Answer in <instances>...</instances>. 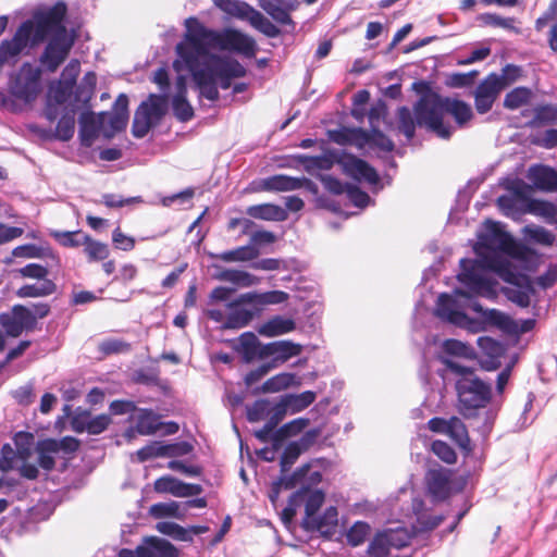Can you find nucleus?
I'll return each instance as SVG.
<instances>
[{
	"mask_svg": "<svg viewBox=\"0 0 557 557\" xmlns=\"http://www.w3.org/2000/svg\"><path fill=\"white\" fill-rule=\"evenodd\" d=\"M435 314L442 321L449 322L457 326H463L469 321V317L460 309L457 300L447 293H442L438 296Z\"/></svg>",
	"mask_w": 557,
	"mask_h": 557,
	"instance_id": "nucleus-12",
	"label": "nucleus"
},
{
	"mask_svg": "<svg viewBox=\"0 0 557 557\" xmlns=\"http://www.w3.org/2000/svg\"><path fill=\"white\" fill-rule=\"evenodd\" d=\"M247 213L255 219L274 222H283L288 216L284 208L274 203L251 206L247 209Z\"/></svg>",
	"mask_w": 557,
	"mask_h": 557,
	"instance_id": "nucleus-27",
	"label": "nucleus"
},
{
	"mask_svg": "<svg viewBox=\"0 0 557 557\" xmlns=\"http://www.w3.org/2000/svg\"><path fill=\"white\" fill-rule=\"evenodd\" d=\"M261 188L267 191H290L300 188L311 195L319 194V186L308 177H294L286 174H275L261 180Z\"/></svg>",
	"mask_w": 557,
	"mask_h": 557,
	"instance_id": "nucleus-10",
	"label": "nucleus"
},
{
	"mask_svg": "<svg viewBox=\"0 0 557 557\" xmlns=\"http://www.w3.org/2000/svg\"><path fill=\"white\" fill-rule=\"evenodd\" d=\"M74 87L59 79L55 86H50L48 98L53 100L55 104H63L73 94Z\"/></svg>",
	"mask_w": 557,
	"mask_h": 557,
	"instance_id": "nucleus-60",
	"label": "nucleus"
},
{
	"mask_svg": "<svg viewBox=\"0 0 557 557\" xmlns=\"http://www.w3.org/2000/svg\"><path fill=\"white\" fill-rule=\"evenodd\" d=\"M428 491L434 500H445L450 495L449 470L440 468L428 472Z\"/></svg>",
	"mask_w": 557,
	"mask_h": 557,
	"instance_id": "nucleus-19",
	"label": "nucleus"
},
{
	"mask_svg": "<svg viewBox=\"0 0 557 557\" xmlns=\"http://www.w3.org/2000/svg\"><path fill=\"white\" fill-rule=\"evenodd\" d=\"M172 113L182 123L190 121L195 116L194 108L187 97L174 95L172 98Z\"/></svg>",
	"mask_w": 557,
	"mask_h": 557,
	"instance_id": "nucleus-43",
	"label": "nucleus"
},
{
	"mask_svg": "<svg viewBox=\"0 0 557 557\" xmlns=\"http://www.w3.org/2000/svg\"><path fill=\"white\" fill-rule=\"evenodd\" d=\"M153 122H159L166 113V101L163 95L151 94L148 100L143 101L137 108Z\"/></svg>",
	"mask_w": 557,
	"mask_h": 557,
	"instance_id": "nucleus-36",
	"label": "nucleus"
},
{
	"mask_svg": "<svg viewBox=\"0 0 557 557\" xmlns=\"http://www.w3.org/2000/svg\"><path fill=\"white\" fill-rule=\"evenodd\" d=\"M370 148H376L385 152H392L395 148L394 141L386 136L379 127H373L370 131Z\"/></svg>",
	"mask_w": 557,
	"mask_h": 557,
	"instance_id": "nucleus-56",
	"label": "nucleus"
},
{
	"mask_svg": "<svg viewBox=\"0 0 557 557\" xmlns=\"http://www.w3.org/2000/svg\"><path fill=\"white\" fill-rule=\"evenodd\" d=\"M48 447V438L40 441L37 445L38 465L45 471H51L55 465L53 454H57V451L47 449Z\"/></svg>",
	"mask_w": 557,
	"mask_h": 557,
	"instance_id": "nucleus-62",
	"label": "nucleus"
},
{
	"mask_svg": "<svg viewBox=\"0 0 557 557\" xmlns=\"http://www.w3.org/2000/svg\"><path fill=\"white\" fill-rule=\"evenodd\" d=\"M478 21H480L483 25L487 26L502 27L505 29H515V18L502 17L496 13H482L478 16Z\"/></svg>",
	"mask_w": 557,
	"mask_h": 557,
	"instance_id": "nucleus-63",
	"label": "nucleus"
},
{
	"mask_svg": "<svg viewBox=\"0 0 557 557\" xmlns=\"http://www.w3.org/2000/svg\"><path fill=\"white\" fill-rule=\"evenodd\" d=\"M529 176L535 187L552 191L557 189V172L544 164H536L530 168Z\"/></svg>",
	"mask_w": 557,
	"mask_h": 557,
	"instance_id": "nucleus-24",
	"label": "nucleus"
},
{
	"mask_svg": "<svg viewBox=\"0 0 557 557\" xmlns=\"http://www.w3.org/2000/svg\"><path fill=\"white\" fill-rule=\"evenodd\" d=\"M288 294L283 290H269L261 294L249 292L242 294V300H247L249 305L256 307V311L264 305H277L288 299Z\"/></svg>",
	"mask_w": 557,
	"mask_h": 557,
	"instance_id": "nucleus-26",
	"label": "nucleus"
},
{
	"mask_svg": "<svg viewBox=\"0 0 557 557\" xmlns=\"http://www.w3.org/2000/svg\"><path fill=\"white\" fill-rule=\"evenodd\" d=\"M309 465H302L301 467L297 468L292 474L282 473L277 480H275L272 483L269 498L274 504L281 493V490H293L297 487L298 485L301 487V481L302 476L305 475V472L307 471Z\"/></svg>",
	"mask_w": 557,
	"mask_h": 557,
	"instance_id": "nucleus-22",
	"label": "nucleus"
},
{
	"mask_svg": "<svg viewBox=\"0 0 557 557\" xmlns=\"http://www.w3.org/2000/svg\"><path fill=\"white\" fill-rule=\"evenodd\" d=\"M341 169L345 175L356 182H367L373 186L380 183L377 171L366 160L350 152L345 151Z\"/></svg>",
	"mask_w": 557,
	"mask_h": 557,
	"instance_id": "nucleus-11",
	"label": "nucleus"
},
{
	"mask_svg": "<svg viewBox=\"0 0 557 557\" xmlns=\"http://www.w3.org/2000/svg\"><path fill=\"white\" fill-rule=\"evenodd\" d=\"M84 252L88 262L106 260L109 257V247L107 244L92 239L89 235H84Z\"/></svg>",
	"mask_w": 557,
	"mask_h": 557,
	"instance_id": "nucleus-40",
	"label": "nucleus"
},
{
	"mask_svg": "<svg viewBox=\"0 0 557 557\" xmlns=\"http://www.w3.org/2000/svg\"><path fill=\"white\" fill-rule=\"evenodd\" d=\"M160 422L158 417L149 409H143L137 417L136 431L140 435H151L158 431Z\"/></svg>",
	"mask_w": 557,
	"mask_h": 557,
	"instance_id": "nucleus-46",
	"label": "nucleus"
},
{
	"mask_svg": "<svg viewBox=\"0 0 557 557\" xmlns=\"http://www.w3.org/2000/svg\"><path fill=\"white\" fill-rule=\"evenodd\" d=\"M455 293L461 297H465L469 300L470 308L476 312L482 314L487 321H490L494 325H502L504 320V313L497 309H483L481 304L473 297L469 292L457 288Z\"/></svg>",
	"mask_w": 557,
	"mask_h": 557,
	"instance_id": "nucleus-37",
	"label": "nucleus"
},
{
	"mask_svg": "<svg viewBox=\"0 0 557 557\" xmlns=\"http://www.w3.org/2000/svg\"><path fill=\"white\" fill-rule=\"evenodd\" d=\"M262 344L252 332H244L239 336V344L237 350L240 351L245 362H251L256 358L262 359L261 348Z\"/></svg>",
	"mask_w": 557,
	"mask_h": 557,
	"instance_id": "nucleus-29",
	"label": "nucleus"
},
{
	"mask_svg": "<svg viewBox=\"0 0 557 557\" xmlns=\"http://www.w3.org/2000/svg\"><path fill=\"white\" fill-rule=\"evenodd\" d=\"M426 113L429 117L422 127L442 139H449L454 132L450 124L444 122L445 114H450L459 127H462L473 117L469 103L445 96H435L434 100L430 102Z\"/></svg>",
	"mask_w": 557,
	"mask_h": 557,
	"instance_id": "nucleus-3",
	"label": "nucleus"
},
{
	"mask_svg": "<svg viewBox=\"0 0 557 557\" xmlns=\"http://www.w3.org/2000/svg\"><path fill=\"white\" fill-rule=\"evenodd\" d=\"M40 70L26 62L10 86V94L25 103L34 101L40 91Z\"/></svg>",
	"mask_w": 557,
	"mask_h": 557,
	"instance_id": "nucleus-6",
	"label": "nucleus"
},
{
	"mask_svg": "<svg viewBox=\"0 0 557 557\" xmlns=\"http://www.w3.org/2000/svg\"><path fill=\"white\" fill-rule=\"evenodd\" d=\"M244 20H247L253 28L268 38H276L283 33V30L251 5L249 7Z\"/></svg>",
	"mask_w": 557,
	"mask_h": 557,
	"instance_id": "nucleus-25",
	"label": "nucleus"
},
{
	"mask_svg": "<svg viewBox=\"0 0 557 557\" xmlns=\"http://www.w3.org/2000/svg\"><path fill=\"white\" fill-rule=\"evenodd\" d=\"M412 89L420 95V98L413 106L416 120L419 127H422L429 114L426 113L430 102L434 100L435 96H441L438 92L432 90L430 84L425 81H417L412 84Z\"/></svg>",
	"mask_w": 557,
	"mask_h": 557,
	"instance_id": "nucleus-18",
	"label": "nucleus"
},
{
	"mask_svg": "<svg viewBox=\"0 0 557 557\" xmlns=\"http://www.w3.org/2000/svg\"><path fill=\"white\" fill-rule=\"evenodd\" d=\"M139 557H180L178 549L169 541L156 536L146 537L138 545Z\"/></svg>",
	"mask_w": 557,
	"mask_h": 557,
	"instance_id": "nucleus-20",
	"label": "nucleus"
},
{
	"mask_svg": "<svg viewBox=\"0 0 557 557\" xmlns=\"http://www.w3.org/2000/svg\"><path fill=\"white\" fill-rule=\"evenodd\" d=\"M442 362L458 376L456 391L462 408L465 410H474L485 407L491 399V386L479 379L472 368L462 366L448 358H443Z\"/></svg>",
	"mask_w": 557,
	"mask_h": 557,
	"instance_id": "nucleus-4",
	"label": "nucleus"
},
{
	"mask_svg": "<svg viewBox=\"0 0 557 557\" xmlns=\"http://www.w3.org/2000/svg\"><path fill=\"white\" fill-rule=\"evenodd\" d=\"M227 42L232 50L242 53L247 58H252L257 51L256 40L240 32H233L227 36Z\"/></svg>",
	"mask_w": 557,
	"mask_h": 557,
	"instance_id": "nucleus-34",
	"label": "nucleus"
},
{
	"mask_svg": "<svg viewBox=\"0 0 557 557\" xmlns=\"http://www.w3.org/2000/svg\"><path fill=\"white\" fill-rule=\"evenodd\" d=\"M446 434H448L454 440L456 445L463 453L465 457H468L470 455V453L472 451L471 441L468 435L467 428L460 419L456 417H453L450 419V423Z\"/></svg>",
	"mask_w": 557,
	"mask_h": 557,
	"instance_id": "nucleus-30",
	"label": "nucleus"
},
{
	"mask_svg": "<svg viewBox=\"0 0 557 557\" xmlns=\"http://www.w3.org/2000/svg\"><path fill=\"white\" fill-rule=\"evenodd\" d=\"M534 116L527 123L530 127L557 121V107L553 104H540L534 108Z\"/></svg>",
	"mask_w": 557,
	"mask_h": 557,
	"instance_id": "nucleus-45",
	"label": "nucleus"
},
{
	"mask_svg": "<svg viewBox=\"0 0 557 557\" xmlns=\"http://www.w3.org/2000/svg\"><path fill=\"white\" fill-rule=\"evenodd\" d=\"M478 346L483 356L481 366L486 371H494L502 366V358L505 355V345L490 336H481L478 338Z\"/></svg>",
	"mask_w": 557,
	"mask_h": 557,
	"instance_id": "nucleus-13",
	"label": "nucleus"
},
{
	"mask_svg": "<svg viewBox=\"0 0 557 557\" xmlns=\"http://www.w3.org/2000/svg\"><path fill=\"white\" fill-rule=\"evenodd\" d=\"M260 7L278 24L288 28L284 29L285 34H294L296 29V23L290 16V11L294 10V4L288 3L286 7H281L271 1H260Z\"/></svg>",
	"mask_w": 557,
	"mask_h": 557,
	"instance_id": "nucleus-23",
	"label": "nucleus"
},
{
	"mask_svg": "<svg viewBox=\"0 0 557 557\" xmlns=\"http://www.w3.org/2000/svg\"><path fill=\"white\" fill-rule=\"evenodd\" d=\"M368 554L370 557H411V553L396 554L393 553L386 536L382 532L377 533L371 541L368 547Z\"/></svg>",
	"mask_w": 557,
	"mask_h": 557,
	"instance_id": "nucleus-39",
	"label": "nucleus"
},
{
	"mask_svg": "<svg viewBox=\"0 0 557 557\" xmlns=\"http://www.w3.org/2000/svg\"><path fill=\"white\" fill-rule=\"evenodd\" d=\"M57 290V284L48 278V280H39V282L34 284H25L21 286L16 295L20 298H35V297H45L52 295Z\"/></svg>",
	"mask_w": 557,
	"mask_h": 557,
	"instance_id": "nucleus-33",
	"label": "nucleus"
},
{
	"mask_svg": "<svg viewBox=\"0 0 557 557\" xmlns=\"http://www.w3.org/2000/svg\"><path fill=\"white\" fill-rule=\"evenodd\" d=\"M156 529L173 540L182 541V542H191L190 530L172 522V521H160L157 523Z\"/></svg>",
	"mask_w": 557,
	"mask_h": 557,
	"instance_id": "nucleus-44",
	"label": "nucleus"
},
{
	"mask_svg": "<svg viewBox=\"0 0 557 557\" xmlns=\"http://www.w3.org/2000/svg\"><path fill=\"white\" fill-rule=\"evenodd\" d=\"M75 41L74 33L63 36H51L41 55L40 64L46 71L53 73L65 61Z\"/></svg>",
	"mask_w": 557,
	"mask_h": 557,
	"instance_id": "nucleus-7",
	"label": "nucleus"
},
{
	"mask_svg": "<svg viewBox=\"0 0 557 557\" xmlns=\"http://www.w3.org/2000/svg\"><path fill=\"white\" fill-rule=\"evenodd\" d=\"M533 97V91L527 86H518L506 94L504 107L508 110H516L528 104Z\"/></svg>",
	"mask_w": 557,
	"mask_h": 557,
	"instance_id": "nucleus-38",
	"label": "nucleus"
},
{
	"mask_svg": "<svg viewBox=\"0 0 557 557\" xmlns=\"http://www.w3.org/2000/svg\"><path fill=\"white\" fill-rule=\"evenodd\" d=\"M185 27L184 39L175 49L177 59L173 66L176 71L186 69L195 82L199 96L214 102L220 98L214 74L239 78L246 75V69L235 59H222L210 52L213 32L205 27L197 17L186 18Z\"/></svg>",
	"mask_w": 557,
	"mask_h": 557,
	"instance_id": "nucleus-1",
	"label": "nucleus"
},
{
	"mask_svg": "<svg viewBox=\"0 0 557 557\" xmlns=\"http://www.w3.org/2000/svg\"><path fill=\"white\" fill-rule=\"evenodd\" d=\"M382 534L386 536V541L393 553H411V557H417V552L411 548L414 535L406 528L388 529L383 531Z\"/></svg>",
	"mask_w": 557,
	"mask_h": 557,
	"instance_id": "nucleus-21",
	"label": "nucleus"
},
{
	"mask_svg": "<svg viewBox=\"0 0 557 557\" xmlns=\"http://www.w3.org/2000/svg\"><path fill=\"white\" fill-rule=\"evenodd\" d=\"M154 123L139 109L135 111L132 124V134L135 138H143L147 135Z\"/></svg>",
	"mask_w": 557,
	"mask_h": 557,
	"instance_id": "nucleus-58",
	"label": "nucleus"
},
{
	"mask_svg": "<svg viewBox=\"0 0 557 557\" xmlns=\"http://www.w3.org/2000/svg\"><path fill=\"white\" fill-rule=\"evenodd\" d=\"M215 278L233 283L238 286H250L255 284V276L246 271L225 269L215 275Z\"/></svg>",
	"mask_w": 557,
	"mask_h": 557,
	"instance_id": "nucleus-47",
	"label": "nucleus"
},
{
	"mask_svg": "<svg viewBox=\"0 0 557 557\" xmlns=\"http://www.w3.org/2000/svg\"><path fill=\"white\" fill-rule=\"evenodd\" d=\"M432 451L442 461L446 463H455L457 460V454L455 449L448 445L446 442L441 440H435L432 443Z\"/></svg>",
	"mask_w": 557,
	"mask_h": 557,
	"instance_id": "nucleus-64",
	"label": "nucleus"
},
{
	"mask_svg": "<svg viewBox=\"0 0 557 557\" xmlns=\"http://www.w3.org/2000/svg\"><path fill=\"white\" fill-rule=\"evenodd\" d=\"M418 125L416 120V113L403 106L398 109V129L401 132L407 140H412L416 134V126Z\"/></svg>",
	"mask_w": 557,
	"mask_h": 557,
	"instance_id": "nucleus-42",
	"label": "nucleus"
},
{
	"mask_svg": "<svg viewBox=\"0 0 557 557\" xmlns=\"http://www.w3.org/2000/svg\"><path fill=\"white\" fill-rule=\"evenodd\" d=\"M296 329L293 319L275 315L258 329V333L262 336L274 337L289 333Z\"/></svg>",
	"mask_w": 557,
	"mask_h": 557,
	"instance_id": "nucleus-28",
	"label": "nucleus"
},
{
	"mask_svg": "<svg viewBox=\"0 0 557 557\" xmlns=\"http://www.w3.org/2000/svg\"><path fill=\"white\" fill-rule=\"evenodd\" d=\"M503 85L499 84V78H496V73H490L476 87L475 94L486 97L495 98L498 92L503 90Z\"/></svg>",
	"mask_w": 557,
	"mask_h": 557,
	"instance_id": "nucleus-54",
	"label": "nucleus"
},
{
	"mask_svg": "<svg viewBox=\"0 0 557 557\" xmlns=\"http://www.w3.org/2000/svg\"><path fill=\"white\" fill-rule=\"evenodd\" d=\"M271 413V404L265 399H257L247 407L246 416L249 422H258Z\"/></svg>",
	"mask_w": 557,
	"mask_h": 557,
	"instance_id": "nucleus-55",
	"label": "nucleus"
},
{
	"mask_svg": "<svg viewBox=\"0 0 557 557\" xmlns=\"http://www.w3.org/2000/svg\"><path fill=\"white\" fill-rule=\"evenodd\" d=\"M338 523V511L335 506L327 507L321 516L313 518H304L302 525L307 531L320 532L325 537H331L335 534Z\"/></svg>",
	"mask_w": 557,
	"mask_h": 557,
	"instance_id": "nucleus-15",
	"label": "nucleus"
},
{
	"mask_svg": "<svg viewBox=\"0 0 557 557\" xmlns=\"http://www.w3.org/2000/svg\"><path fill=\"white\" fill-rule=\"evenodd\" d=\"M513 243V237L502 228L497 222L492 223L490 234L480 237V247L475 248L481 256L482 267L495 272L504 282L510 281L519 273L516 265L497 249L507 252Z\"/></svg>",
	"mask_w": 557,
	"mask_h": 557,
	"instance_id": "nucleus-2",
	"label": "nucleus"
},
{
	"mask_svg": "<svg viewBox=\"0 0 557 557\" xmlns=\"http://www.w3.org/2000/svg\"><path fill=\"white\" fill-rule=\"evenodd\" d=\"M214 5L223 11L224 13L244 20L245 15H247V11L250 7L245 1L240 0H212Z\"/></svg>",
	"mask_w": 557,
	"mask_h": 557,
	"instance_id": "nucleus-48",
	"label": "nucleus"
},
{
	"mask_svg": "<svg viewBox=\"0 0 557 557\" xmlns=\"http://www.w3.org/2000/svg\"><path fill=\"white\" fill-rule=\"evenodd\" d=\"M305 518H313L322 506L325 495L322 490L310 491L306 494Z\"/></svg>",
	"mask_w": 557,
	"mask_h": 557,
	"instance_id": "nucleus-57",
	"label": "nucleus"
},
{
	"mask_svg": "<svg viewBox=\"0 0 557 557\" xmlns=\"http://www.w3.org/2000/svg\"><path fill=\"white\" fill-rule=\"evenodd\" d=\"M75 115L76 108L74 106H67L64 108V112L59 119L55 126V137L59 140H70L75 132Z\"/></svg>",
	"mask_w": 557,
	"mask_h": 557,
	"instance_id": "nucleus-35",
	"label": "nucleus"
},
{
	"mask_svg": "<svg viewBox=\"0 0 557 557\" xmlns=\"http://www.w3.org/2000/svg\"><path fill=\"white\" fill-rule=\"evenodd\" d=\"M506 283L516 287L506 288V297L521 308L529 307L531 302L530 297L535 293L531 278L527 274L519 272L515 277H512L510 281H507Z\"/></svg>",
	"mask_w": 557,
	"mask_h": 557,
	"instance_id": "nucleus-14",
	"label": "nucleus"
},
{
	"mask_svg": "<svg viewBox=\"0 0 557 557\" xmlns=\"http://www.w3.org/2000/svg\"><path fill=\"white\" fill-rule=\"evenodd\" d=\"M370 530V525L367 522H355L347 532V543L352 547L361 545L368 537Z\"/></svg>",
	"mask_w": 557,
	"mask_h": 557,
	"instance_id": "nucleus-51",
	"label": "nucleus"
},
{
	"mask_svg": "<svg viewBox=\"0 0 557 557\" xmlns=\"http://www.w3.org/2000/svg\"><path fill=\"white\" fill-rule=\"evenodd\" d=\"M244 304L248 302L242 300V295L237 299L227 302L226 306L231 311L221 324V330H238L249 324L258 311L243 307Z\"/></svg>",
	"mask_w": 557,
	"mask_h": 557,
	"instance_id": "nucleus-16",
	"label": "nucleus"
},
{
	"mask_svg": "<svg viewBox=\"0 0 557 557\" xmlns=\"http://www.w3.org/2000/svg\"><path fill=\"white\" fill-rule=\"evenodd\" d=\"M150 513L157 519L165 517L181 518L184 515L180 511V504L177 502L153 504L150 507Z\"/></svg>",
	"mask_w": 557,
	"mask_h": 557,
	"instance_id": "nucleus-53",
	"label": "nucleus"
},
{
	"mask_svg": "<svg viewBox=\"0 0 557 557\" xmlns=\"http://www.w3.org/2000/svg\"><path fill=\"white\" fill-rule=\"evenodd\" d=\"M259 255L258 248L251 245H245L237 247L235 249L225 250L220 253L210 252L209 257L214 259H220L225 262H236V261H252Z\"/></svg>",
	"mask_w": 557,
	"mask_h": 557,
	"instance_id": "nucleus-31",
	"label": "nucleus"
},
{
	"mask_svg": "<svg viewBox=\"0 0 557 557\" xmlns=\"http://www.w3.org/2000/svg\"><path fill=\"white\" fill-rule=\"evenodd\" d=\"M301 346L292 341H275L268 344H263L261 348L262 359L272 357V364L276 362H285L292 357L299 355Z\"/></svg>",
	"mask_w": 557,
	"mask_h": 557,
	"instance_id": "nucleus-17",
	"label": "nucleus"
},
{
	"mask_svg": "<svg viewBox=\"0 0 557 557\" xmlns=\"http://www.w3.org/2000/svg\"><path fill=\"white\" fill-rule=\"evenodd\" d=\"M319 462V459H311L305 465H309L305 475L301 481V490L306 493L310 492L313 486H317L322 481V472L320 470H314L313 467Z\"/></svg>",
	"mask_w": 557,
	"mask_h": 557,
	"instance_id": "nucleus-59",
	"label": "nucleus"
},
{
	"mask_svg": "<svg viewBox=\"0 0 557 557\" xmlns=\"http://www.w3.org/2000/svg\"><path fill=\"white\" fill-rule=\"evenodd\" d=\"M479 74L478 71L472 70L468 73H451L445 78V84L453 88L468 87L473 84L474 77Z\"/></svg>",
	"mask_w": 557,
	"mask_h": 557,
	"instance_id": "nucleus-61",
	"label": "nucleus"
},
{
	"mask_svg": "<svg viewBox=\"0 0 557 557\" xmlns=\"http://www.w3.org/2000/svg\"><path fill=\"white\" fill-rule=\"evenodd\" d=\"M308 424L309 419L307 418H297L283 424L282 426L276 429L274 433L276 442H280V446L282 447L287 438L293 437L302 432Z\"/></svg>",
	"mask_w": 557,
	"mask_h": 557,
	"instance_id": "nucleus-41",
	"label": "nucleus"
},
{
	"mask_svg": "<svg viewBox=\"0 0 557 557\" xmlns=\"http://www.w3.org/2000/svg\"><path fill=\"white\" fill-rule=\"evenodd\" d=\"M345 150L332 149L324 154L314 158V165L321 170H330L334 164L342 168Z\"/></svg>",
	"mask_w": 557,
	"mask_h": 557,
	"instance_id": "nucleus-52",
	"label": "nucleus"
},
{
	"mask_svg": "<svg viewBox=\"0 0 557 557\" xmlns=\"http://www.w3.org/2000/svg\"><path fill=\"white\" fill-rule=\"evenodd\" d=\"M78 134L82 144L84 146H90L92 140L97 137L99 128L94 112L90 110L83 111L78 117Z\"/></svg>",
	"mask_w": 557,
	"mask_h": 557,
	"instance_id": "nucleus-32",
	"label": "nucleus"
},
{
	"mask_svg": "<svg viewBox=\"0 0 557 557\" xmlns=\"http://www.w3.org/2000/svg\"><path fill=\"white\" fill-rule=\"evenodd\" d=\"M283 399L288 404V409L294 413L310 406L315 400V393L312 391H305L298 395H286Z\"/></svg>",
	"mask_w": 557,
	"mask_h": 557,
	"instance_id": "nucleus-50",
	"label": "nucleus"
},
{
	"mask_svg": "<svg viewBox=\"0 0 557 557\" xmlns=\"http://www.w3.org/2000/svg\"><path fill=\"white\" fill-rule=\"evenodd\" d=\"M67 12V5L64 1L59 0L52 7L45 11L34 14L35 28L33 41L39 42L48 36L69 35L64 24Z\"/></svg>",
	"mask_w": 557,
	"mask_h": 557,
	"instance_id": "nucleus-5",
	"label": "nucleus"
},
{
	"mask_svg": "<svg viewBox=\"0 0 557 557\" xmlns=\"http://www.w3.org/2000/svg\"><path fill=\"white\" fill-rule=\"evenodd\" d=\"M460 272L458 281L470 292L480 295H487L494 290L495 282L476 272V260L462 258L459 261Z\"/></svg>",
	"mask_w": 557,
	"mask_h": 557,
	"instance_id": "nucleus-9",
	"label": "nucleus"
},
{
	"mask_svg": "<svg viewBox=\"0 0 557 557\" xmlns=\"http://www.w3.org/2000/svg\"><path fill=\"white\" fill-rule=\"evenodd\" d=\"M0 324L8 336L17 337L23 331H33L36 327V315L29 308L15 305L11 312L0 313Z\"/></svg>",
	"mask_w": 557,
	"mask_h": 557,
	"instance_id": "nucleus-8",
	"label": "nucleus"
},
{
	"mask_svg": "<svg viewBox=\"0 0 557 557\" xmlns=\"http://www.w3.org/2000/svg\"><path fill=\"white\" fill-rule=\"evenodd\" d=\"M305 453V450L295 442H289L281 456L280 468L282 473H286L290 470L293 465L296 462L298 457Z\"/></svg>",
	"mask_w": 557,
	"mask_h": 557,
	"instance_id": "nucleus-49",
	"label": "nucleus"
}]
</instances>
